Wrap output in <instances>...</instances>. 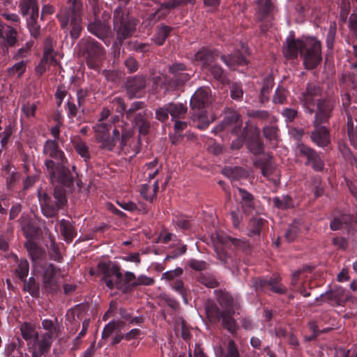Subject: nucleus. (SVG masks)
Returning a JSON list of instances; mask_svg holds the SVG:
<instances>
[{
    "label": "nucleus",
    "instance_id": "1",
    "mask_svg": "<svg viewBox=\"0 0 357 357\" xmlns=\"http://www.w3.org/2000/svg\"><path fill=\"white\" fill-rule=\"evenodd\" d=\"M298 54L303 56L306 69L315 68L322 60L321 42L313 37L288 40L287 56L295 59Z\"/></svg>",
    "mask_w": 357,
    "mask_h": 357
},
{
    "label": "nucleus",
    "instance_id": "2",
    "mask_svg": "<svg viewBox=\"0 0 357 357\" xmlns=\"http://www.w3.org/2000/svg\"><path fill=\"white\" fill-rule=\"evenodd\" d=\"M98 271L102 275V280L109 289H117L124 294L132 293L135 290V275L126 271L123 275L117 265L110 266L101 261L97 266Z\"/></svg>",
    "mask_w": 357,
    "mask_h": 357
},
{
    "label": "nucleus",
    "instance_id": "3",
    "mask_svg": "<svg viewBox=\"0 0 357 357\" xmlns=\"http://www.w3.org/2000/svg\"><path fill=\"white\" fill-rule=\"evenodd\" d=\"M68 10L57 14L56 17L63 30H68L70 38L75 42L82 31V2L81 0H66Z\"/></svg>",
    "mask_w": 357,
    "mask_h": 357
},
{
    "label": "nucleus",
    "instance_id": "4",
    "mask_svg": "<svg viewBox=\"0 0 357 357\" xmlns=\"http://www.w3.org/2000/svg\"><path fill=\"white\" fill-rule=\"evenodd\" d=\"M138 20L131 15L129 10L119 5L113 12V26L120 44L130 38L136 31Z\"/></svg>",
    "mask_w": 357,
    "mask_h": 357
},
{
    "label": "nucleus",
    "instance_id": "5",
    "mask_svg": "<svg viewBox=\"0 0 357 357\" xmlns=\"http://www.w3.org/2000/svg\"><path fill=\"white\" fill-rule=\"evenodd\" d=\"M211 91L209 87H200L190 99V107L193 111L192 119L197 120V128L206 129L209 125L206 108L211 103Z\"/></svg>",
    "mask_w": 357,
    "mask_h": 357
},
{
    "label": "nucleus",
    "instance_id": "6",
    "mask_svg": "<svg viewBox=\"0 0 357 357\" xmlns=\"http://www.w3.org/2000/svg\"><path fill=\"white\" fill-rule=\"evenodd\" d=\"M77 48L78 54L85 58L86 64L90 69H100L105 53L100 43L89 36L82 38L77 43Z\"/></svg>",
    "mask_w": 357,
    "mask_h": 357
},
{
    "label": "nucleus",
    "instance_id": "7",
    "mask_svg": "<svg viewBox=\"0 0 357 357\" xmlns=\"http://www.w3.org/2000/svg\"><path fill=\"white\" fill-rule=\"evenodd\" d=\"M38 200L43 214L47 218H54L67 204L66 191L62 188H55L52 195L38 191Z\"/></svg>",
    "mask_w": 357,
    "mask_h": 357
},
{
    "label": "nucleus",
    "instance_id": "8",
    "mask_svg": "<svg viewBox=\"0 0 357 357\" xmlns=\"http://www.w3.org/2000/svg\"><path fill=\"white\" fill-rule=\"evenodd\" d=\"M45 165L50 174L52 183H57L63 186L70 188L74 184L77 173L75 172V166L70 169L68 161L67 162L56 163L51 159L45 160Z\"/></svg>",
    "mask_w": 357,
    "mask_h": 357
},
{
    "label": "nucleus",
    "instance_id": "9",
    "mask_svg": "<svg viewBox=\"0 0 357 357\" xmlns=\"http://www.w3.org/2000/svg\"><path fill=\"white\" fill-rule=\"evenodd\" d=\"M19 13L25 19L26 27L35 39L41 35L40 25L38 24L39 4L38 0H19Z\"/></svg>",
    "mask_w": 357,
    "mask_h": 357
},
{
    "label": "nucleus",
    "instance_id": "10",
    "mask_svg": "<svg viewBox=\"0 0 357 357\" xmlns=\"http://www.w3.org/2000/svg\"><path fill=\"white\" fill-rule=\"evenodd\" d=\"M252 285L255 292L259 294H284L287 291V287L282 283V278L279 275L273 274L270 277H258L252 279Z\"/></svg>",
    "mask_w": 357,
    "mask_h": 357
},
{
    "label": "nucleus",
    "instance_id": "11",
    "mask_svg": "<svg viewBox=\"0 0 357 357\" xmlns=\"http://www.w3.org/2000/svg\"><path fill=\"white\" fill-rule=\"evenodd\" d=\"M168 72L172 77L167 82V88L170 90H179L192 76V70L180 62H175L168 66Z\"/></svg>",
    "mask_w": 357,
    "mask_h": 357
},
{
    "label": "nucleus",
    "instance_id": "12",
    "mask_svg": "<svg viewBox=\"0 0 357 357\" xmlns=\"http://www.w3.org/2000/svg\"><path fill=\"white\" fill-rule=\"evenodd\" d=\"M296 156L302 161L305 160L304 164L306 166H311L317 172H321L324 168V162L320 153H317L312 148L304 144H298L296 147Z\"/></svg>",
    "mask_w": 357,
    "mask_h": 357
},
{
    "label": "nucleus",
    "instance_id": "13",
    "mask_svg": "<svg viewBox=\"0 0 357 357\" xmlns=\"http://www.w3.org/2000/svg\"><path fill=\"white\" fill-rule=\"evenodd\" d=\"M257 6L258 10L256 17L261 22V32L265 33L272 26L274 6L271 0H258Z\"/></svg>",
    "mask_w": 357,
    "mask_h": 357
},
{
    "label": "nucleus",
    "instance_id": "14",
    "mask_svg": "<svg viewBox=\"0 0 357 357\" xmlns=\"http://www.w3.org/2000/svg\"><path fill=\"white\" fill-rule=\"evenodd\" d=\"M322 89L320 86L315 83H307L305 90L298 97L299 101L303 106L305 113L314 114L316 98L321 95Z\"/></svg>",
    "mask_w": 357,
    "mask_h": 357
},
{
    "label": "nucleus",
    "instance_id": "15",
    "mask_svg": "<svg viewBox=\"0 0 357 357\" xmlns=\"http://www.w3.org/2000/svg\"><path fill=\"white\" fill-rule=\"evenodd\" d=\"M335 101L331 98H324L317 100L314 109V119L312 123L316 125L326 124L328 123L332 117L333 112L335 108Z\"/></svg>",
    "mask_w": 357,
    "mask_h": 357
},
{
    "label": "nucleus",
    "instance_id": "16",
    "mask_svg": "<svg viewBox=\"0 0 357 357\" xmlns=\"http://www.w3.org/2000/svg\"><path fill=\"white\" fill-rule=\"evenodd\" d=\"M349 294L347 291L340 286H336L315 298L317 302H324L332 306H342L347 301Z\"/></svg>",
    "mask_w": 357,
    "mask_h": 357
},
{
    "label": "nucleus",
    "instance_id": "17",
    "mask_svg": "<svg viewBox=\"0 0 357 357\" xmlns=\"http://www.w3.org/2000/svg\"><path fill=\"white\" fill-rule=\"evenodd\" d=\"M112 127V123L105 122H98L93 126L95 132L96 141L100 143V148L107 151L114 149V144L109 141V130Z\"/></svg>",
    "mask_w": 357,
    "mask_h": 357
},
{
    "label": "nucleus",
    "instance_id": "18",
    "mask_svg": "<svg viewBox=\"0 0 357 357\" xmlns=\"http://www.w3.org/2000/svg\"><path fill=\"white\" fill-rule=\"evenodd\" d=\"M60 269L53 264H47L43 270V288L47 293L54 294L59 289L58 282L56 278V273Z\"/></svg>",
    "mask_w": 357,
    "mask_h": 357
},
{
    "label": "nucleus",
    "instance_id": "19",
    "mask_svg": "<svg viewBox=\"0 0 357 357\" xmlns=\"http://www.w3.org/2000/svg\"><path fill=\"white\" fill-rule=\"evenodd\" d=\"M146 79L144 75L128 77L125 84L126 93L130 99L141 96L142 91L146 88Z\"/></svg>",
    "mask_w": 357,
    "mask_h": 357
},
{
    "label": "nucleus",
    "instance_id": "20",
    "mask_svg": "<svg viewBox=\"0 0 357 357\" xmlns=\"http://www.w3.org/2000/svg\"><path fill=\"white\" fill-rule=\"evenodd\" d=\"M218 56V52L212 47H202L195 54V61L206 70L213 63Z\"/></svg>",
    "mask_w": 357,
    "mask_h": 357
},
{
    "label": "nucleus",
    "instance_id": "21",
    "mask_svg": "<svg viewBox=\"0 0 357 357\" xmlns=\"http://www.w3.org/2000/svg\"><path fill=\"white\" fill-rule=\"evenodd\" d=\"M76 95L77 106L75 103L74 98L70 94L68 95L67 102L64 106L67 115L70 119H73L77 116L79 109H82V110L84 111V105L86 102L87 92L82 89H79L77 91Z\"/></svg>",
    "mask_w": 357,
    "mask_h": 357
},
{
    "label": "nucleus",
    "instance_id": "22",
    "mask_svg": "<svg viewBox=\"0 0 357 357\" xmlns=\"http://www.w3.org/2000/svg\"><path fill=\"white\" fill-rule=\"evenodd\" d=\"M43 153L50 157L56 162L60 163L62 162H67L68 159L64 152L60 149L58 143L55 140L47 139L43 146Z\"/></svg>",
    "mask_w": 357,
    "mask_h": 357
},
{
    "label": "nucleus",
    "instance_id": "23",
    "mask_svg": "<svg viewBox=\"0 0 357 357\" xmlns=\"http://www.w3.org/2000/svg\"><path fill=\"white\" fill-rule=\"evenodd\" d=\"M313 130L310 139L313 143L320 147L327 146L331 143V135L328 129L323 124L316 125L312 123Z\"/></svg>",
    "mask_w": 357,
    "mask_h": 357
},
{
    "label": "nucleus",
    "instance_id": "24",
    "mask_svg": "<svg viewBox=\"0 0 357 357\" xmlns=\"http://www.w3.org/2000/svg\"><path fill=\"white\" fill-rule=\"evenodd\" d=\"M88 31L105 43L111 33V27L109 24L95 17L94 21L90 22L87 26Z\"/></svg>",
    "mask_w": 357,
    "mask_h": 357
},
{
    "label": "nucleus",
    "instance_id": "25",
    "mask_svg": "<svg viewBox=\"0 0 357 357\" xmlns=\"http://www.w3.org/2000/svg\"><path fill=\"white\" fill-rule=\"evenodd\" d=\"M243 136L246 141L248 149L255 155H259L264 151V144L259 137L258 131L255 130L248 134L245 129L243 130Z\"/></svg>",
    "mask_w": 357,
    "mask_h": 357
},
{
    "label": "nucleus",
    "instance_id": "26",
    "mask_svg": "<svg viewBox=\"0 0 357 357\" xmlns=\"http://www.w3.org/2000/svg\"><path fill=\"white\" fill-rule=\"evenodd\" d=\"M216 357H240L238 347L232 339H229L214 347Z\"/></svg>",
    "mask_w": 357,
    "mask_h": 357
},
{
    "label": "nucleus",
    "instance_id": "27",
    "mask_svg": "<svg viewBox=\"0 0 357 357\" xmlns=\"http://www.w3.org/2000/svg\"><path fill=\"white\" fill-rule=\"evenodd\" d=\"M222 123L226 128L234 125L231 132L236 135L239 134L242 127V120L241 115L234 109L228 108L225 110V116Z\"/></svg>",
    "mask_w": 357,
    "mask_h": 357
},
{
    "label": "nucleus",
    "instance_id": "28",
    "mask_svg": "<svg viewBox=\"0 0 357 357\" xmlns=\"http://www.w3.org/2000/svg\"><path fill=\"white\" fill-rule=\"evenodd\" d=\"M354 222L357 223L356 215L344 213L339 216L334 217L330 223V228L333 231L347 229Z\"/></svg>",
    "mask_w": 357,
    "mask_h": 357
},
{
    "label": "nucleus",
    "instance_id": "29",
    "mask_svg": "<svg viewBox=\"0 0 357 357\" xmlns=\"http://www.w3.org/2000/svg\"><path fill=\"white\" fill-rule=\"evenodd\" d=\"M28 255L34 264H37L42 261L46 255L45 250L35 241H26L24 243Z\"/></svg>",
    "mask_w": 357,
    "mask_h": 357
},
{
    "label": "nucleus",
    "instance_id": "30",
    "mask_svg": "<svg viewBox=\"0 0 357 357\" xmlns=\"http://www.w3.org/2000/svg\"><path fill=\"white\" fill-rule=\"evenodd\" d=\"M1 174L6 180V188L11 190L20 179V173L15 171L14 165L7 162L1 168Z\"/></svg>",
    "mask_w": 357,
    "mask_h": 357
},
{
    "label": "nucleus",
    "instance_id": "31",
    "mask_svg": "<svg viewBox=\"0 0 357 357\" xmlns=\"http://www.w3.org/2000/svg\"><path fill=\"white\" fill-rule=\"evenodd\" d=\"M134 123L140 135H146L149 132L151 123L149 116L146 111L137 113L134 118Z\"/></svg>",
    "mask_w": 357,
    "mask_h": 357
},
{
    "label": "nucleus",
    "instance_id": "32",
    "mask_svg": "<svg viewBox=\"0 0 357 357\" xmlns=\"http://www.w3.org/2000/svg\"><path fill=\"white\" fill-rule=\"evenodd\" d=\"M267 225L268 221L261 217L252 218L248 225V236L250 237L259 236L261 232Z\"/></svg>",
    "mask_w": 357,
    "mask_h": 357
},
{
    "label": "nucleus",
    "instance_id": "33",
    "mask_svg": "<svg viewBox=\"0 0 357 357\" xmlns=\"http://www.w3.org/2000/svg\"><path fill=\"white\" fill-rule=\"evenodd\" d=\"M56 227H59L61 234L67 243L73 241L76 235V231L70 221L62 219L57 222Z\"/></svg>",
    "mask_w": 357,
    "mask_h": 357
},
{
    "label": "nucleus",
    "instance_id": "34",
    "mask_svg": "<svg viewBox=\"0 0 357 357\" xmlns=\"http://www.w3.org/2000/svg\"><path fill=\"white\" fill-rule=\"evenodd\" d=\"M239 195L241 196V204L245 213H251L255 208L254 196L245 189L238 188Z\"/></svg>",
    "mask_w": 357,
    "mask_h": 357
},
{
    "label": "nucleus",
    "instance_id": "35",
    "mask_svg": "<svg viewBox=\"0 0 357 357\" xmlns=\"http://www.w3.org/2000/svg\"><path fill=\"white\" fill-rule=\"evenodd\" d=\"M217 301L225 312L234 313V299L228 292L222 290L218 291L217 292Z\"/></svg>",
    "mask_w": 357,
    "mask_h": 357
},
{
    "label": "nucleus",
    "instance_id": "36",
    "mask_svg": "<svg viewBox=\"0 0 357 357\" xmlns=\"http://www.w3.org/2000/svg\"><path fill=\"white\" fill-rule=\"evenodd\" d=\"M220 59L229 68H234L238 66H244L248 63L245 56L239 52L227 55L223 54L220 56Z\"/></svg>",
    "mask_w": 357,
    "mask_h": 357
},
{
    "label": "nucleus",
    "instance_id": "37",
    "mask_svg": "<svg viewBox=\"0 0 357 357\" xmlns=\"http://www.w3.org/2000/svg\"><path fill=\"white\" fill-rule=\"evenodd\" d=\"M21 335L26 342L36 341L38 338V333L33 324L24 322L20 325Z\"/></svg>",
    "mask_w": 357,
    "mask_h": 357
},
{
    "label": "nucleus",
    "instance_id": "38",
    "mask_svg": "<svg viewBox=\"0 0 357 357\" xmlns=\"http://www.w3.org/2000/svg\"><path fill=\"white\" fill-rule=\"evenodd\" d=\"M173 28L165 24H160L156 27L155 33L153 35L152 40L158 46L162 45L166 39L169 37Z\"/></svg>",
    "mask_w": 357,
    "mask_h": 357
},
{
    "label": "nucleus",
    "instance_id": "39",
    "mask_svg": "<svg viewBox=\"0 0 357 357\" xmlns=\"http://www.w3.org/2000/svg\"><path fill=\"white\" fill-rule=\"evenodd\" d=\"M169 108V113L172 117V121L176 119H183L185 117L188 108L182 103H167Z\"/></svg>",
    "mask_w": 357,
    "mask_h": 357
},
{
    "label": "nucleus",
    "instance_id": "40",
    "mask_svg": "<svg viewBox=\"0 0 357 357\" xmlns=\"http://www.w3.org/2000/svg\"><path fill=\"white\" fill-rule=\"evenodd\" d=\"M57 337L52 336L50 333H45L41 336L40 338H38L35 342L37 344V349L40 350L41 354H47L52 347V342L54 339Z\"/></svg>",
    "mask_w": 357,
    "mask_h": 357
},
{
    "label": "nucleus",
    "instance_id": "41",
    "mask_svg": "<svg viewBox=\"0 0 357 357\" xmlns=\"http://www.w3.org/2000/svg\"><path fill=\"white\" fill-rule=\"evenodd\" d=\"M47 248L49 257L51 260L59 263H61L63 261V256L54 237L51 236H50V244L47 245Z\"/></svg>",
    "mask_w": 357,
    "mask_h": 357
},
{
    "label": "nucleus",
    "instance_id": "42",
    "mask_svg": "<svg viewBox=\"0 0 357 357\" xmlns=\"http://www.w3.org/2000/svg\"><path fill=\"white\" fill-rule=\"evenodd\" d=\"M206 70L209 71L213 77L220 82L221 84H225L227 81V73L225 70L221 67L220 65L215 63L211 64L210 67H208Z\"/></svg>",
    "mask_w": 357,
    "mask_h": 357
},
{
    "label": "nucleus",
    "instance_id": "43",
    "mask_svg": "<svg viewBox=\"0 0 357 357\" xmlns=\"http://www.w3.org/2000/svg\"><path fill=\"white\" fill-rule=\"evenodd\" d=\"M158 160L155 158L153 161L146 163L143 167L144 177L149 181L153 179L159 173L160 167H158Z\"/></svg>",
    "mask_w": 357,
    "mask_h": 357
},
{
    "label": "nucleus",
    "instance_id": "44",
    "mask_svg": "<svg viewBox=\"0 0 357 357\" xmlns=\"http://www.w3.org/2000/svg\"><path fill=\"white\" fill-rule=\"evenodd\" d=\"M233 314L234 313L225 312L221 320L222 326L231 335H234L236 333L237 324L236 320L233 318Z\"/></svg>",
    "mask_w": 357,
    "mask_h": 357
},
{
    "label": "nucleus",
    "instance_id": "45",
    "mask_svg": "<svg viewBox=\"0 0 357 357\" xmlns=\"http://www.w3.org/2000/svg\"><path fill=\"white\" fill-rule=\"evenodd\" d=\"M222 243L234 245L235 248L246 252L249 249V243L248 241L234 238L231 236H226L223 239L220 240Z\"/></svg>",
    "mask_w": 357,
    "mask_h": 357
},
{
    "label": "nucleus",
    "instance_id": "46",
    "mask_svg": "<svg viewBox=\"0 0 357 357\" xmlns=\"http://www.w3.org/2000/svg\"><path fill=\"white\" fill-rule=\"evenodd\" d=\"M206 313L212 322H218L222 318L225 311L220 310L215 304L213 303L206 307Z\"/></svg>",
    "mask_w": 357,
    "mask_h": 357
},
{
    "label": "nucleus",
    "instance_id": "47",
    "mask_svg": "<svg viewBox=\"0 0 357 357\" xmlns=\"http://www.w3.org/2000/svg\"><path fill=\"white\" fill-rule=\"evenodd\" d=\"M24 290L29 292L31 296L37 298L40 294L39 284L34 278H29L28 280H24Z\"/></svg>",
    "mask_w": 357,
    "mask_h": 357
},
{
    "label": "nucleus",
    "instance_id": "48",
    "mask_svg": "<svg viewBox=\"0 0 357 357\" xmlns=\"http://www.w3.org/2000/svg\"><path fill=\"white\" fill-rule=\"evenodd\" d=\"M274 206L281 210H286L293 207V200L289 195L275 197L273 199Z\"/></svg>",
    "mask_w": 357,
    "mask_h": 357
},
{
    "label": "nucleus",
    "instance_id": "49",
    "mask_svg": "<svg viewBox=\"0 0 357 357\" xmlns=\"http://www.w3.org/2000/svg\"><path fill=\"white\" fill-rule=\"evenodd\" d=\"M169 284L173 290L181 296L184 303L187 304L188 289L185 287L183 281L180 279L175 280Z\"/></svg>",
    "mask_w": 357,
    "mask_h": 357
},
{
    "label": "nucleus",
    "instance_id": "50",
    "mask_svg": "<svg viewBox=\"0 0 357 357\" xmlns=\"http://www.w3.org/2000/svg\"><path fill=\"white\" fill-rule=\"evenodd\" d=\"M217 258L225 267L232 269L236 266L232 257L229 256L224 250H216Z\"/></svg>",
    "mask_w": 357,
    "mask_h": 357
},
{
    "label": "nucleus",
    "instance_id": "51",
    "mask_svg": "<svg viewBox=\"0 0 357 357\" xmlns=\"http://www.w3.org/2000/svg\"><path fill=\"white\" fill-rule=\"evenodd\" d=\"M75 149L84 162H88L91 159V154L88 146L83 141H78L74 143Z\"/></svg>",
    "mask_w": 357,
    "mask_h": 357
},
{
    "label": "nucleus",
    "instance_id": "52",
    "mask_svg": "<svg viewBox=\"0 0 357 357\" xmlns=\"http://www.w3.org/2000/svg\"><path fill=\"white\" fill-rule=\"evenodd\" d=\"M57 322V318L54 319V321L52 319H45L42 320V327L44 330L47 331L46 333H51L52 336L59 337V328L56 325Z\"/></svg>",
    "mask_w": 357,
    "mask_h": 357
},
{
    "label": "nucleus",
    "instance_id": "53",
    "mask_svg": "<svg viewBox=\"0 0 357 357\" xmlns=\"http://www.w3.org/2000/svg\"><path fill=\"white\" fill-rule=\"evenodd\" d=\"M273 84V79L271 78L264 79L259 95V100L261 103H265L269 100L268 96L272 89Z\"/></svg>",
    "mask_w": 357,
    "mask_h": 357
},
{
    "label": "nucleus",
    "instance_id": "54",
    "mask_svg": "<svg viewBox=\"0 0 357 357\" xmlns=\"http://www.w3.org/2000/svg\"><path fill=\"white\" fill-rule=\"evenodd\" d=\"M1 36L8 47L14 46L17 42V31L11 26H7L4 34H1Z\"/></svg>",
    "mask_w": 357,
    "mask_h": 357
},
{
    "label": "nucleus",
    "instance_id": "55",
    "mask_svg": "<svg viewBox=\"0 0 357 357\" xmlns=\"http://www.w3.org/2000/svg\"><path fill=\"white\" fill-rule=\"evenodd\" d=\"M169 15V9L162 3L160 7L152 13L149 17L151 22L155 23L160 20L165 19Z\"/></svg>",
    "mask_w": 357,
    "mask_h": 357
},
{
    "label": "nucleus",
    "instance_id": "56",
    "mask_svg": "<svg viewBox=\"0 0 357 357\" xmlns=\"http://www.w3.org/2000/svg\"><path fill=\"white\" fill-rule=\"evenodd\" d=\"M336 30L337 28L335 23H331L329 26L326 37V47L328 50L332 51L333 50L336 36Z\"/></svg>",
    "mask_w": 357,
    "mask_h": 357
},
{
    "label": "nucleus",
    "instance_id": "57",
    "mask_svg": "<svg viewBox=\"0 0 357 357\" xmlns=\"http://www.w3.org/2000/svg\"><path fill=\"white\" fill-rule=\"evenodd\" d=\"M289 91L282 87H278L275 91L273 97V102L275 104H284L287 102V98Z\"/></svg>",
    "mask_w": 357,
    "mask_h": 357
},
{
    "label": "nucleus",
    "instance_id": "58",
    "mask_svg": "<svg viewBox=\"0 0 357 357\" xmlns=\"http://www.w3.org/2000/svg\"><path fill=\"white\" fill-rule=\"evenodd\" d=\"M172 249L167 254L165 261L175 259L184 255L187 250V246L185 244H181L179 247L177 248L172 246Z\"/></svg>",
    "mask_w": 357,
    "mask_h": 357
},
{
    "label": "nucleus",
    "instance_id": "59",
    "mask_svg": "<svg viewBox=\"0 0 357 357\" xmlns=\"http://www.w3.org/2000/svg\"><path fill=\"white\" fill-rule=\"evenodd\" d=\"M29 271V262L26 259H21L16 268V273H17L20 279L24 280L28 275Z\"/></svg>",
    "mask_w": 357,
    "mask_h": 357
},
{
    "label": "nucleus",
    "instance_id": "60",
    "mask_svg": "<svg viewBox=\"0 0 357 357\" xmlns=\"http://www.w3.org/2000/svg\"><path fill=\"white\" fill-rule=\"evenodd\" d=\"M278 128L275 125H268L263 128L264 137L270 140H277L278 137Z\"/></svg>",
    "mask_w": 357,
    "mask_h": 357
},
{
    "label": "nucleus",
    "instance_id": "61",
    "mask_svg": "<svg viewBox=\"0 0 357 357\" xmlns=\"http://www.w3.org/2000/svg\"><path fill=\"white\" fill-rule=\"evenodd\" d=\"M183 273V268L177 267L174 270H171L163 273L162 274V279H165L171 283L175 280H178V278L182 275Z\"/></svg>",
    "mask_w": 357,
    "mask_h": 357
},
{
    "label": "nucleus",
    "instance_id": "62",
    "mask_svg": "<svg viewBox=\"0 0 357 357\" xmlns=\"http://www.w3.org/2000/svg\"><path fill=\"white\" fill-rule=\"evenodd\" d=\"M299 231L298 224L294 223L289 225L284 234L285 239L289 243L294 241L297 238Z\"/></svg>",
    "mask_w": 357,
    "mask_h": 357
},
{
    "label": "nucleus",
    "instance_id": "63",
    "mask_svg": "<svg viewBox=\"0 0 357 357\" xmlns=\"http://www.w3.org/2000/svg\"><path fill=\"white\" fill-rule=\"evenodd\" d=\"M22 229L23 231L25 238L27 239L26 241H33V239L36 236L38 231V228L36 227L31 223H28L26 225H23L22 227Z\"/></svg>",
    "mask_w": 357,
    "mask_h": 357
},
{
    "label": "nucleus",
    "instance_id": "64",
    "mask_svg": "<svg viewBox=\"0 0 357 357\" xmlns=\"http://www.w3.org/2000/svg\"><path fill=\"white\" fill-rule=\"evenodd\" d=\"M198 281L208 288H215L218 286V282L213 275L202 274L198 278Z\"/></svg>",
    "mask_w": 357,
    "mask_h": 357
}]
</instances>
